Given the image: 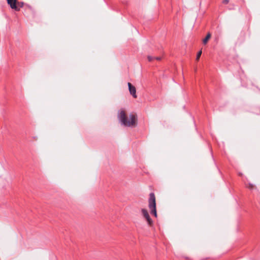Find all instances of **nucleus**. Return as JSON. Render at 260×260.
<instances>
[{
	"label": "nucleus",
	"instance_id": "nucleus-1",
	"mask_svg": "<svg viewBox=\"0 0 260 260\" xmlns=\"http://www.w3.org/2000/svg\"><path fill=\"white\" fill-rule=\"evenodd\" d=\"M118 118L121 123L125 126L135 127L137 124V115L131 113L128 116L124 109H120L118 114Z\"/></svg>",
	"mask_w": 260,
	"mask_h": 260
},
{
	"label": "nucleus",
	"instance_id": "nucleus-2",
	"mask_svg": "<svg viewBox=\"0 0 260 260\" xmlns=\"http://www.w3.org/2000/svg\"><path fill=\"white\" fill-rule=\"evenodd\" d=\"M148 206L151 214L156 217V199L154 193H150L149 194Z\"/></svg>",
	"mask_w": 260,
	"mask_h": 260
},
{
	"label": "nucleus",
	"instance_id": "nucleus-3",
	"mask_svg": "<svg viewBox=\"0 0 260 260\" xmlns=\"http://www.w3.org/2000/svg\"><path fill=\"white\" fill-rule=\"evenodd\" d=\"M7 2L10 8L16 11H20V8L23 6V3L17 0H7Z\"/></svg>",
	"mask_w": 260,
	"mask_h": 260
},
{
	"label": "nucleus",
	"instance_id": "nucleus-4",
	"mask_svg": "<svg viewBox=\"0 0 260 260\" xmlns=\"http://www.w3.org/2000/svg\"><path fill=\"white\" fill-rule=\"evenodd\" d=\"M128 89L130 93L134 98H137V96L136 94V89L135 86H134L131 83L128 82Z\"/></svg>",
	"mask_w": 260,
	"mask_h": 260
},
{
	"label": "nucleus",
	"instance_id": "nucleus-5",
	"mask_svg": "<svg viewBox=\"0 0 260 260\" xmlns=\"http://www.w3.org/2000/svg\"><path fill=\"white\" fill-rule=\"evenodd\" d=\"M211 35L210 32H208L206 36V37H205V39H203V43L204 44H206L208 42V41H209V40L211 38Z\"/></svg>",
	"mask_w": 260,
	"mask_h": 260
},
{
	"label": "nucleus",
	"instance_id": "nucleus-6",
	"mask_svg": "<svg viewBox=\"0 0 260 260\" xmlns=\"http://www.w3.org/2000/svg\"><path fill=\"white\" fill-rule=\"evenodd\" d=\"M141 211L142 215L145 218L149 216V213L146 209H142Z\"/></svg>",
	"mask_w": 260,
	"mask_h": 260
},
{
	"label": "nucleus",
	"instance_id": "nucleus-7",
	"mask_svg": "<svg viewBox=\"0 0 260 260\" xmlns=\"http://www.w3.org/2000/svg\"><path fill=\"white\" fill-rule=\"evenodd\" d=\"M145 219L147 220L148 224L150 226H151L153 224V221H152V219H151L150 216H149L148 217H147L146 218H145Z\"/></svg>",
	"mask_w": 260,
	"mask_h": 260
},
{
	"label": "nucleus",
	"instance_id": "nucleus-8",
	"mask_svg": "<svg viewBox=\"0 0 260 260\" xmlns=\"http://www.w3.org/2000/svg\"><path fill=\"white\" fill-rule=\"evenodd\" d=\"M202 50H200V51L198 52L197 55V57H196V60H199L200 57H201V55L202 54Z\"/></svg>",
	"mask_w": 260,
	"mask_h": 260
},
{
	"label": "nucleus",
	"instance_id": "nucleus-9",
	"mask_svg": "<svg viewBox=\"0 0 260 260\" xmlns=\"http://www.w3.org/2000/svg\"><path fill=\"white\" fill-rule=\"evenodd\" d=\"M247 187L249 188L250 189H253L255 188L254 185H253L252 184L249 183L248 184Z\"/></svg>",
	"mask_w": 260,
	"mask_h": 260
},
{
	"label": "nucleus",
	"instance_id": "nucleus-10",
	"mask_svg": "<svg viewBox=\"0 0 260 260\" xmlns=\"http://www.w3.org/2000/svg\"><path fill=\"white\" fill-rule=\"evenodd\" d=\"M147 58L149 61H152L153 59H154V57L151 56H148Z\"/></svg>",
	"mask_w": 260,
	"mask_h": 260
},
{
	"label": "nucleus",
	"instance_id": "nucleus-11",
	"mask_svg": "<svg viewBox=\"0 0 260 260\" xmlns=\"http://www.w3.org/2000/svg\"><path fill=\"white\" fill-rule=\"evenodd\" d=\"M229 2V0H223L222 3L224 4H227Z\"/></svg>",
	"mask_w": 260,
	"mask_h": 260
},
{
	"label": "nucleus",
	"instance_id": "nucleus-12",
	"mask_svg": "<svg viewBox=\"0 0 260 260\" xmlns=\"http://www.w3.org/2000/svg\"><path fill=\"white\" fill-rule=\"evenodd\" d=\"M154 59H156L157 60H160L161 59V58L160 57H154Z\"/></svg>",
	"mask_w": 260,
	"mask_h": 260
}]
</instances>
